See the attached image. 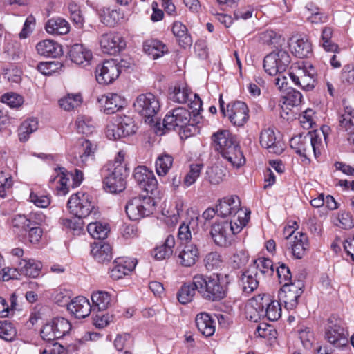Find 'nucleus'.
Instances as JSON below:
<instances>
[{
    "label": "nucleus",
    "instance_id": "nucleus-1",
    "mask_svg": "<svg viewBox=\"0 0 354 354\" xmlns=\"http://www.w3.org/2000/svg\"><path fill=\"white\" fill-rule=\"evenodd\" d=\"M230 283L228 274H196L194 277V285L198 288V293L204 299L211 301H219L224 299L227 295Z\"/></svg>",
    "mask_w": 354,
    "mask_h": 354
},
{
    "label": "nucleus",
    "instance_id": "nucleus-2",
    "mask_svg": "<svg viewBox=\"0 0 354 354\" xmlns=\"http://www.w3.org/2000/svg\"><path fill=\"white\" fill-rule=\"evenodd\" d=\"M212 140L216 149L220 151L221 156L226 159L233 167H240L245 162V158L241 151L236 138L227 130H220L214 133Z\"/></svg>",
    "mask_w": 354,
    "mask_h": 354
},
{
    "label": "nucleus",
    "instance_id": "nucleus-3",
    "mask_svg": "<svg viewBox=\"0 0 354 354\" xmlns=\"http://www.w3.org/2000/svg\"><path fill=\"white\" fill-rule=\"evenodd\" d=\"M115 168H110L108 165L103 167L100 171L104 189L111 194L123 192L127 187V178L129 174V169L116 165Z\"/></svg>",
    "mask_w": 354,
    "mask_h": 354
},
{
    "label": "nucleus",
    "instance_id": "nucleus-4",
    "mask_svg": "<svg viewBox=\"0 0 354 354\" xmlns=\"http://www.w3.org/2000/svg\"><path fill=\"white\" fill-rule=\"evenodd\" d=\"M67 208L72 215L84 218L91 216L93 219H98L100 216L98 207L92 201V197L84 192L72 194L68 202Z\"/></svg>",
    "mask_w": 354,
    "mask_h": 354
},
{
    "label": "nucleus",
    "instance_id": "nucleus-5",
    "mask_svg": "<svg viewBox=\"0 0 354 354\" xmlns=\"http://www.w3.org/2000/svg\"><path fill=\"white\" fill-rule=\"evenodd\" d=\"M133 106L135 111L142 117L145 123L156 125V115L160 109V102L156 95L151 93L140 94Z\"/></svg>",
    "mask_w": 354,
    "mask_h": 354
},
{
    "label": "nucleus",
    "instance_id": "nucleus-6",
    "mask_svg": "<svg viewBox=\"0 0 354 354\" xmlns=\"http://www.w3.org/2000/svg\"><path fill=\"white\" fill-rule=\"evenodd\" d=\"M155 206L156 202L151 196L139 195L127 202L125 211L129 219L138 221L152 214L156 209Z\"/></svg>",
    "mask_w": 354,
    "mask_h": 354
},
{
    "label": "nucleus",
    "instance_id": "nucleus-7",
    "mask_svg": "<svg viewBox=\"0 0 354 354\" xmlns=\"http://www.w3.org/2000/svg\"><path fill=\"white\" fill-rule=\"evenodd\" d=\"M290 62L288 52L277 48L264 57L263 66L266 73L274 76L285 72Z\"/></svg>",
    "mask_w": 354,
    "mask_h": 354
},
{
    "label": "nucleus",
    "instance_id": "nucleus-8",
    "mask_svg": "<svg viewBox=\"0 0 354 354\" xmlns=\"http://www.w3.org/2000/svg\"><path fill=\"white\" fill-rule=\"evenodd\" d=\"M343 324V322L336 315H333L328 319V328L325 333L328 342L338 348L348 346V344L349 333Z\"/></svg>",
    "mask_w": 354,
    "mask_h": 354
},
{
    "label": "nucleus",
    "instance_id": "nucleus-9",
    "mask_svg": "<svg viewBox=\"0 0 354 354\" xmlns=\"http://www.w3.org/2000/svg\"><path fill=\"white\" fill-rule=\"evenodd\" d=\"M71 329V325L66 319L56 317L43 326L41 336L43 339L50 342L64 337L69 333Z\"/></svg>",
    "mask_w": 354,
    "mask_h": 354
},
{
    "label": "nucleus",
    "instance_id": "nucleus-10",
    "mask_svg": "<svg viewBox=\"0 0 354 354\" xmlns=\"http://www.w3.org/2000/svg\"><path fill=\"white\" fill-rule=\"evenodd\" d=\"M191 113L183 107H178L169 111L163 119L164 128L167 130H177L185 124H190Z\"/></svg>",
    "mask_w": 354,
    "mask_h": 354
},
{
    "label": "nucleus",
    "instance_id": "nucleus-11",
    "mask_svg": "<svg viewBox=\"0 0 354 354\" xmlns=\"http://www.w3.org/2000/svg\"><path fill=\"white\" fill-rule=\"evenodd\" d=\"M95 79L100 84H112L120 75L116 60H105L97 65L95 70Z\"/></svg>",
    "mask_w": 354,
    "mask_h": 354
},
{
    "label": "nucleus",
    "instance_id": "nucleus-12",
    "mask_svg": "<svg viewBox=\"0 0 354 354\" xmlns=\"http://www.w3.org/2000/svg\"><path fill=\"white\" fill-rule=\"evenodd\" d=\"M133 177L139 187L147 192L153 194L157 189L158 181L153 172L145 166H138L134 169Z\"/></svg>",
    "mask_w": 354,
    "mask_h": 354
},
{
    "label": "nucleus",
    "instance_id": "nucleus-13",
    "mask_svg": "<svg viewBox=\"0 0 354 354\" xmlns=\"http://www.w3.org/2000/svg\"><path fill=\"white\" fill-rule=\"evenodd\" d=\"M227 112L230 121L236 127L243 126L249 119V109L247 104L241 101L229 103Z\"/></svg>",
    "mask_w": 354,
    "mask_h": 354
},
{
    "label": "nucleus",
    "instance_id": "nucleus-14",
    "mask_svg": "<svg viewBox=\"0 0 354 354\" xmlns=\"http://www.w3.org/2000/svg\"><path fill=\"white\" fill-rule=\"evenodd\" d=\"M210 234L217 245L221 247L230 245V223L228 221L216 222L212 225Z\"/></svg>",
    "mask_w": 354,
    "mask_h": 354
},
{
    "label": "nucleus",
    "instance_id": "nucleus-15",
    "mask_svg": "<svg viewBox=\"0 0 354 354\" xmlns=\"http://www.w3.org/2000/svg\"><path fill=\"white\" fill-rule=\"evenodd\" d=\"M100 45L104 53L115 55L125 48L126 41L119 35L104 34L100 37Z\"/></svg>",
    "mask_w": 354,
    "mask_h": 354
},
{
    "label": "nucleus",
    "instance_id": "nucleus-16",
    "mask_svg": "<svg viewBox=\"0 0 354 354\" xmlns=\"http://www.w3.org/2000/svg\"><path fill=\"white\" fill-rule=\"evenodd\" d=\"M67 55L70 59L77 65L84 66L88 64L92 59V52L87 49L83 44L75 43L66 46Z\"/></svg>",
    "mask_w": 354,
    "mask_h": 354
},
{
    "label": "nucleus",
    "instance_id": "nucleus-17",
    "mask_svg": "<svg viewBox=\"0 0 354 354\" xmlns=\"http://www.w3.org/2000/svg\"><path fill=\"white\" fill-rule=\"evenodd\" d=\"M301 292V288L286 284L279 290L278 297L286 310H293L298 304V298Z\"/></svg>",
    "mask_w": 354,
    "mask_h": 354
},
{
    "label": "nucleus",
    "instance_id": "nucleus-18",
    "mask_svg": "<svg viewBox=\"0 0 354 354\" xmlns=\"http://www.w3.org/2000/svg\"><path fill=\"white\" fill-rule=\"evenodd\" d=\"M241 201L237 196L224 197L218 200L216 206L217 215L225 218L227 216H235L240 210Z\"/></svg>",
    "mask_w": 354,
    "mask_h": 354
},
{
    "label": "nucleus",
    "instance_id": "nucleus-19",
    "mask_svg": "<svg viewBox=\"0 0 354 354\" xmlns=\"http://www.w3.org/2000/svg\"><path fill=\"white\" fill-rule=\"evenodd\" d=\"M260 145L266 148L270 153L281 154L284 149L282 142L277 140L273 129L268 128L261 131L260 133Z\"/></svg>",
    "mask_w": 354,
    "mask_h": 354
},
{
    "label": "nucleus",
    "instance_id": "nucleus-20",
    "mask_svg": "<svg viewBox=\"0 0 354 354\" xmlns=\"http://www.w3.org/2000/svg\"><path fill=\"white\" fill-rule=\"evenodd\" d=\"M289 46L292 50V53L300 59L308 57L313 53L311 44L306 37L291 38Z\"/></svg>",
    "mask_w": 354,
    "mask_h": 354
},
{
    "label": "nucleus",
    "instance_id": "nucleus-21",
    "mask_svg": "<svg viewBox=\"0 0 354 354\" xmlns=\"http://www.w3.org/2000/svg\"><path fill=\"white\" fill-rule=\"evenodd\" d=\"M36 49L39 55L53 58L62 55L64 53L62 46L51 39H45L39 42Z\"/></svg>",
    "mask_w": 354,
    "mask_h": 354
},
{
    "label": "nucleus",
    "instance_id": "nucleus-22",
    "mask_svg": "<svg viewBox=\"0 0 354 354\" xmlns=\"http://www.w3.org/2000/svg\"><path fill=\"white\" fill-rule=\"evenodd\" d=\"M91 253L100 263L109 262L112 259L111 245L103 241L94 242L91 244Z\"/></svg>",
    "mask_w": 354,
    "mask_h": 354
},
{
    "label": "nucleus",
    "instance_id": "nucleus-23",
    "mask_svg": "<svg viewBox=\"0 0 354 354\" xmlns=\"http://www.w3.org/2000/svg\"><path fill=\"white\" fill-rule=\"evenodd\" d=\"M198 245V242L194 241L185 244L184 248L179 254L182 266L190 267L196 263L199 258Z\"/></svg>",
    "mask_w": 354,
    "mask_h": 354
},
{
    "label": "nucleus",
    "instance_id": "nucleus-24",
    "mask_svg": "<svg viewBox=\"0 0 354 354\" xmlns=\"http://www.w3.org/2000/svg\"><path fill=\"white\" fill-rule=\"evenodd\" d=\"M298 70L301 74V88L306 91H312L317 84V73L312 64L308 67H299Z\"/></svg>",
    "mask_w": 354,
    "mask_h": 354
},
{
    "label": "nucleus",
    "instance_id": "nucleus-25",
    "mask_svg": "<svg viewBox=\"0 0 354 354\" xmlns=\"http://www.w3.org/2000/svg\"><path fill=\"white\" fill-rule=\"evenodd\" d=\"M196 324L198 330L205 336L210 337L215 332L214 321L211 316L203 312L197 315Z\"/></svg>",
    "mask_w": 354,
    "mask_h": 354
},
{
    "label": "nucleus",
    "instance_id": "nucleus-26",
    "mask_svg": "<svg viewBox=\"0 0 354 354\" xmlns=\"http://www.w3.org/2000/svg\"><path fill=\"white\" fill-rule=\"evenodd\" d=\"M45 29L49 34L62 35L69 32L70 26L64 19L56 17L50 19L46 21Z\"/></svg>",
    "mask_w": 354,
    "mask_h": 354
},
{
    "label": "nucleus",
    "instance_id": "nucleus-27",
    "mask_svg": "<svg viewBox=\"0 0 354 354\" xmlns=\"http://www.w3.org/2000/svg\"><path fill=\"white\" fill-rule=\"evenodd\" d=\"M42 268V264L40 261H36L34 259H21L19 263V272L28 277H37Z\"/></svg>",
    "mask_w": 354,
    "mask_h": 354
},
{
    "label": "nucleus",
    "instance_id": "nucleus-28",
    "mask_svg": "<svg viewBox=\"0 0 354 354\" xmlns=\"http://www.w3.org/2000/svg\"><path fill=\"white\" fill-rule=\"evenodd\" d=\"M143 50L156 59L167 52V47L159 40L148 39L143 43Z\"/></svg>",
    "mask_w": 354,
    "mask_h": 354
},
{
    "label": "nucleus",
    "instance_id": "nucleus-29",
    "mask_svg": "<svg viewBox=\"0 0 354 354\" xmlns=\"http://www.w3.org/2000/svg\"><path fill=\"white\" fill-rule=\"evenodd\" d=\"M310 140L312 138L309 137V132L304 136L299 134L290 139V145L292 149H295L297 154L306 157V151L310 149Z\"/></svg>",
    "mask_w": 354,
    "mask_h": 354
},
{
    "label": "nucleus",
    "instance_id": "nucleus-30",
    "mask_svg": "<svg viewBox=\"0 0 354 354\" xmlns=\"http://www.w3.org/2000/svg\"><path fill=\"white\" fill-rule=\"evenodd\" d=\"M172 32L178 39V44L182 48H186L192 45V39L187 32V28L180 21L173 23Z\"/></svg>",
    "mask_w": 354,
    "mask_h": 354
},
{
    "label": "nucleus",
    "instance_id": "nucleus-31",
    "mask_svg": "<svg viewBox=\"0 0 354 354\" xmlns=\"http://www.w3.org/2000/svg\"><path fill=\"white\" fill-rule=\"evenodd\" d=\"M294 239V243L291 245L292 254L295 259H301L308 249V236L306 234L297 232Z\"/></svg>",
    "mask_w": 354,
    "mask_h": 354
},
{
    "label": "nucleus",
    "instance_id": "nucleus-32",
    "mask_svg": "<svg viewBox=\"0 0 354 354\" xmlns=\"http://www.w3.org/2000/svg\"><path fill=\"white\" fill-rule=\"evenodd\" d=\"M87 231L93 239L103 241L107 237L109 229L106 224L99 221H91L87 225Z\"/></svg>",
    "mask_w": 354,
    "mask_h": 354
},
{
    "label": "nucleus",
    "instance_id": "nucleus-33",
    "mask_svg": "<svg viewBox=\"0 0 354 354\" xmlns=\"http://www.w3.org/2000/svg\"><path fill=\"white\" fill-rule=\"evenodd\" d=\"M99 17L101 22L108 26H114L117 24L121 17L120 12L116 9L103 8L99 11Z\"/></svg>",
    "mask_w": 354,
    "mask_h": 354
},
{
    "label": "nucleus",
    "instance_id": "nucleus-34",
    "mask_svg": "<svg viewBox=\"0 0 354 354\" xmlns=\"http://www.w3.org/2000/svg\"><path fill=\"white\" fill-rule=\"evenodd\" d=\"M134 268L135 264L132 263V262L129 266H124L118 259L115 260L113 263V267L109 271L110 277L113 280H118L124 276L129 274Z\"/></svg>",
    "mask_w": 354,
    "mask_h": 354
},
{
    "label": "nucleus",
    "instance_id": "nucleus-35",
    "mask_svg": "<svg viewBox=\"0 0 354 354\" xmlns=\"http://www.w3.org/2000/svg\"><path fill=\"white\" fill-rule=\"evenodd\" d=\"M93 305L97 308V310H106L111 307V295L105 291L99 290L93 292L91 295Z\"/></svg>",
    "mask_w": 354,
    "mask_h": 354
},
{
    "label": "nucleus",
    "instance_id": "nucleus-36",
    "mask_svg": "<svg viewBox=\"0 0 354 354\" xmlns=\"http://www.w3.org/2000/svg\"><path fill=\"white\" fill-rule=\"evenodd\" d=\"M254 268L259 270L260 273L265 277H272L274 269L272 261L269 258L259 257L253 261Z\"/></svg>",
    "mask_w": 354,
    "mask_h": 354
},
{
    "label": "nucleus",
    "instance_id": "nucleus-37",
    "mask_svg": "<svg viewBox=\"0 0 354 354\" xmlns=\"http://www.w3.org/2000/svg\"><path fill=\"white\" fill-rule=\"evenodd\" d=\"M196 291L198 292V288H196L194 285V278L192 282L189 283H185L177 294V299L182 304H186L192 300Z\"/></svg>",
    "mask_w": 354,
    "mask_h": 354
},
{
    "label": "nucleus",
    "instance_id": "nucleus-38",
    "mask_svg": "<svg viewBox=\"0 0 354 354\" xmlns=\"http://www.w3.org/2000/svg\"><path fill=\"white\" fill-rule=\"evenodd\" d=\"M174 158L171 155L164 153L159 156L156 161V171L159 176H165L172 166Z\"/></svg>",
    "mask_w": 354,
    "mask_h": 354
},
{
    "label": "nucleus",
    "instance_id": "nucleus-39",
    "mask_svg": "<svg viewBox=\"0 0 354 354\" xmlns=\"http://www.w3.org/2000/svg\"><path fill=\"white\" fill-rule=\"evenodd\" d=\"M250 271L247 270L243 272L241 277V283L243 292L250 293L256 290L259 286V279H257L258 273L257 271L252 275L253 272L249 274Z\"/></svg>",
    "mask_w": 354,
    "mask_h": 354
},
{
    "label": "nucleus",
    "instance_id": "nucleus-40",
    "mask_svg": "<svg viewBox=\"0 0 354 354\" xmlns=\"http://www.w3.org/2000/svg\"><path fill=\"white\" fill-rule=\"evenodd\" d=\"M119 127L121 129V134L123 137H127L136 133L137 127L134 124L133 119L127 115H116Z\"/></svg>",
    "mask_w": 354,
    "mask_h": 354
},
{
    "label": "nucleus",
    "instance_id": "nucleus-41",
    "mask_svg": "<svg viewBox=\"0 0 354 354\" xmlns=\"http://www.w3.org/2000/svg\"><path fill=\"white\" fill-rule=\"evenodd\" d=\"M169 98L174 102L185 103L189 100L192 92L185 88L181 89L180 86H175L169 88Z\"/></svg>",
    "mask_w": 354,
    "mask_h": 354
},
{
    "label": "nucleus",
    "instance_id": "nucleus-42",
    "mask_svg": "<svg viewBox=\"0 0 354 354\" xmlns=\"http://www.w3.org/2000/svg\"><path fill=\"white\" fill-rule=\"evenodd\" d=\"M120 97L117 94H111L110 96L105 97L104 113L112 114L122 108Z\"/></svg>",
    "mask_w": 354,
    "mask_h": 354
},
{
    "label": "nucleus",
    "instance_id": "nucleus-43",
    "mask_svg": "<svg viewBox=\"0 0 354 354\" xmlns=\"http://www.w3.org/2000/svg\"><path fill=\"white\" fill-rule=\"evenodd\" d=\"M113 316L109 311H96L93 316V324L98 328H103L113 321Z\"/></svg>",
    "mask_w": 354,
    "mask_h": 354
},
{
    "label": "nucleus",
    "instance_id": "nucleus-44",
    "mask_svg": "<svg viewBox=\"0 0 354 354\" xmlns=\"http://www.w3.org/2000/svg\"><path fill=\"white\" fill-rule=\"evenodd\" d=\"M82 97L80 94H68L67 97L59 100V106L66 111H70L80 104Z\"/></svg>",
    "mask_w": 354,
    "mask_h": 354
},
{
    "label": "nucleus",
    "instance_id": "nucleus-45",
    "mask_svg": "<svg viewBox=\"0 0 354 354\" xmlns=\"http://www.w3.org/2000/svg\"><path fill=\"white\" fill-rule=\"evenodd\" d=\"M279 266L276 269V272L279 278L280 283H284L283 285L288 284L294 286L292 283V274L290 268L284 263H279Z\"/></svg>",
    "mask_w": 354,
    "mask_h": 354
},
{
    "label": "nucleus",
    "instance_id": "nucleus-46",
    "mask_svg": "<svg viewBox=\"0 0 354 354\" xmlns=\"http://www.w3.org/2000/svg\"><path fill=\"white\" fill-rule=\"evenodd\" d=\"M302 97V95L299 91L289 88L283 97V104L290 106H297L301 104Z\"/></svg>",
    "mask_w": 354,
    "mask_h": 354
},
{
    "label": "nucleus",
    "instance_id": "nucleus-47",
    "mask_svg": "<svg viewBox=\"0 0 354 354\" xmlns=\"http://www.w3.org/2000/svg\"><path fill=\"white\" fill-rule=\"evenodd\" d=\"M116 116L106 125L105 133L109 140H115L123 136L121 134V129L119 127Z\"/></svg>",
    "mask_w": 354,
    "mask_h": 354
},
{
    "label": "nucleus",
    "instance_id": "nucleus-48",
    "mask_svg": "<svg viewBox=\"0 0 354 354\" xmlns=\"http://www.w3.org/2000/svg\"><path fill=\"white\" fill-rule=\"evenodd\" d=\"M62 67V64L59 62H41L37 64V68L44 75H51Z\"/></svg>",
    "mask_w": 354,
    "mask_h": 354
},
{
    "label": "nucleus",
    "instance_id": "nucleus-49",
    "mask_svg": "<svg viewBox=\"0 0 354 354\" xmlns=\"http://www.w3.org/2000/svg\"><path fill=\"white\" fill-rule=\"evenodd\" d=\"M16 335V330L7 320L0 321V338L11 341Z\"/></svg>",
    "mask_w": 354,
    "mask_h": 354
},
{
    "label": "nucleus",
    "instance_id": "nucleus-50",
    "mask_svg": "<svg viewBox=\"0 0 354 354\" xmlns=\"http://www.w3.org/2000/svg\"><path fill=\"white\" fill-rule=\"evenodd\" d=\"M66 310H72L71 306L75 308V310H82V308H88V310H92L91 306L89 303V301L83 296H77L70 301V302L67 301L66 303Z\"/></svg>",
    "mask_w": 354,
    "mask_h": 354
},
{
    "label": "nucleus",
    "instance_id": "nucleus-51",
    "mask_svg": "<svg viewBox=\"0 0 354 354\" xmlns=\"http://www.w3.org/2000/svg\"><path fill=\"white\" fill-rule=\"evenodd\" d=\"M203 166V164H192L190 165V170L184 178V184L186 187L190 186L196 180Z\"/></svg>",
    "mask_w": 354,
    "mask_h": 354
},
{
    "label": "nucleus",
    "instance_id": "nucleus-52",
    "mask_svg": "<svg viewBox=\"0 0 354 354\" xmlns=\"http://www.w3.org/2000/svg\"><path fill=\"white\" fill-rule=\"evenodd\" d=\"M82 219L83 218L78 216H75L72 218H62L59 219V223L66 228L74 231H79L82 229L84 225V222Z\"/></svg>",
    "mask_w": 354,
    "mask_h": 354
},
{
    "label": "nucleus",
    "instance_id": "nucleus-53",
    "mask_svg": "<svg viewBox=\"0 0 354 354\" xmlns=\"http://www.w3.org/2000/svg\"><path fill=\"white\" fill-rule=\"evenodd\" d=\"M178 237L180 241H185L186 244L192 241L198 242L199 241L196 234H194V236H192L189 225H186L185 223L180 225Z\"/></svg>",
    "mask_w": 354,
    "mask_h": 354
},
{
    "label": "nucleus",
    "instance_id": "nucleus-54",
    "mask_svg": "<svg viewBox=\"0 0 354 354\" xmlns=\"http://www.w3.org/2000/svg\"><path fill=\"white\" fill-rule=\"evenodd\" d=\"M190 101L189 108L192 110L191 115L192 114V120L196 124L201 122L202 116L200 115V111L203 110V102L201 98L196 100H192L189 98Z\"/></svg>",
    "mask_w": 354,
    "mask_h": 354
},
{
    "label": "nucleus",
    "instance_id": "nucleus-55",
    "mask_svg": "<svg viewBox=\"0 0 354 354\" xmlns=\"http://www.w3.org/2000/svg\"><path fill=\"white\" fill-rule=\"evenodd\" d=\"M2 102L6 103L12 108L19 107L23 104L22 96L11 93H6L2 95Z\"/></svg>",
    "mask_w": 354,
    "mask_h": 354
},
{
    "label": "nucleus",
    "instance_id": "nucleus-56",
    "mask_svg": "<svg viewBox=\"0 0 354 354\" xmlns=\"http://www.w3.org/2000/svg\"><path fill=\"white\" fill-rule=\"evenodd\" d=\"M338 220L340 223L339 227L344 230H350L354 227V220L348 212L341 211L339 213Z\"/></svg>",
    "mask_w": 354,
    "mask_h": 354
},
{
    "label": "nucleus",
    "instance_id": "nucleus-57",
    "mask_svg": "<svg viewBox=\"0 0 354 354\" xmlns=\"http://www.w3.org/2000/svg\"><path fill=\"white\" fill-rule=\"evenodd\" d=\"M29 198L36 206L41 208L47 207L50 203L48 196L41 195L34 192H30Z\"/></svg>",
    "mask_w": 354,
    "mask_h": 354
},
{
    "label": "nucleus",
    "instance_id": "nucleus-58",
    "mask_svg": "<svg viewBox=\"0 0 354 354\" xmlns=\"http://www.w3.org/2000/svg\"><path fill=\"white\" fill-rule=\"evenodd\" d=\"M339 125L344 128L346 131L348 132L349 136L347 140L350 144L354 145V124L351 118H346L344 116H341L339 120Z\"/></svg>",
    "mask_w": 354,
    "mask_h": 354
},
{
    "label": "nucleus",
    "instance_id": "nucleus-59",
    "mask_svg": "<svg viewBox=\"0 0 354 354\" xmlns=\"http://www.w3.org/2000/svg\"><path fill=\"white\" fill-rule=\"evenodd\" d=\"M261 301H265V310H282L283 306L280 299L274 300L270 295H263L262 298H259Z\"/></svg>",
    "mask_w": 354,
    "mask_h": 354
},
{
    "label": "nucleus",
    "instance_id": "nucleus-60",
    "mask_svg": "<svg viewBox=\"0 0 354 354\" xmlns=\"http://www.w3.org/2000/svg\"><path fill=\"white\" fill-rule=\"evenodd\" d=\"M207 175L211 184L218 185L222 180L223 170L218 167H211L207 171Z\"/></svg>",
    "mask_w": 354,
    "mask_h": 354
},
{
    "label": "nucleus",
    "instance_id": "nucleus-61",
    "mask_svg": "<svg viewBox=\"0 0 354 354\" xmlns=\"http://www.w3.org/2000/svg\"><path fill=\"white\" fill-rule=\"evenodd\" d=\"M299 339L306 349H309L312 346V340L313 339V335L311 330L309 328H306L304 330H301L299 332Z\"/></svg>",
    "mask_w": 354,
    "mask_h": 354
},
{
    "label": "nucleus",
    "instance_id": "nucleus-62",
    "mask_svg": "<svg viewBox=\"0 0 354 354\" xmlns=\"http://www.w3.org/2000/svg\"><path fill=\"white\" fill-rule=\"evenodd\" d=\"M221 262L220 255L217 252H210L206 255L205 259V267L208 270L218 267Z\"/></svg>",
    "mask_w": 354,
    "mask_h": 354
},
{
    "label": "nucleus",
    "instance_id": "nucleus-63",
    "mask_svg": "<svg viewBox=\"0 0 354 354\" xmlns=\"http://www.w3.org/2000/svg\"><path fill=\"white\" fill-rule=\"evenodd\" d=\"M19 43L17 41H10L6 44L3 48V53H6L8 57L15 60L19 57Z\"/></svg>",
    "mask_w": 354,
    "mask_h": 354
},
{
    "label": "nucleus",
    "instance_id": "nucleus-64",
    "mask_svg": "<svg viewBox=\"0 0 354 354\" xmlns=\"http://www.w3.org/2000/svg\"><path fill=\"white\" fill-rule=\"evenodd\" d=\"M342 79L344 82H347L348 84L354 83V66L347 64L344 66Z\"/></svg>",
    "mask_w": 354,
    "mask_h": 354
}]
</instances>
